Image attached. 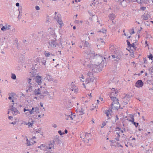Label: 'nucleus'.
Masks as SVG:
<instances>
[{"label": "nucleus", "instance_id": "22", "mask_svg": "<svg viewBox=\"0 0 153 153\" xmlns=\"http://www.w3.org/2000/svg\"><path fill=\"white\" fill-rule=\"evenodd\" d=\"M27 82L28 84H29L30 85H33V82H32V79L30 78H27Z\"/></svg>", "mask_w": 153, "mask_h": 153}, {"label": "nucleus", "instance_id": "32", "mask_svg": "<svg viewBox=\"0 0 153 153\" xmlns=\"http://www.w3.org/2000/svg\"><path fill=\"white\" fill-rule=\"evenodd\" d=\"M34 112H36L37 113H39V108L38 107H34Z\"/></svg>", "mask_w": 153, "mask_h": 153}, {"label": "nucleus", "instance_id": "61", "mask_svg": "<svg viewBox=\"0 0 153 153\" xmlns=\"http://www.w3.org/2000/svg\"><path fill=\"white\" fill-rule=\"evenodd\" d=\"M119 118H118V117H117V115H116V118L115 119V121H117V120H118Z\"/></svg>", "mask_w": 153, "mask_h": 153}, {"label": "nucleus", "instance_id": "41", "mask_svg": "<svg viewBox=\"0 0 153 153\" xmlns=\"http://www.w3.org/2000/svg\"><path fill=\"white\" fill-rule=\"evenodd\" d=\"M45 54L46 57H49L50 55V54L48 52H46V51H45Z\"/></svg>", "mask_w": 153, "mask_h": 153}, {"label": "nucleus", "instance_id": "30", "mask_svg": "<svg viewBox=\"0 0 153 153\" xmlns=\"http://www.w3.org/2000/svg\"><path fill=\"white\" fill-rule=\"evenodd\" d=\"M5 39V37H4L2 40L1 39H0V45H3V43L4 42Z\"/></svg>", "mask_w": 153, "mask_h": 153}, {"label": "nucleus", "instance_id": "33", "mask_svg": "<svg viewBox=\"0 0 153 153\" xmlns=\"http://www.w3.org/2000/svg\"><path fill=\"white\" fill-rule=\"evenodd\" d=\"M16 75L14 74H12L11 78L13 79H16Z\"/></svg>", "mask_w": 153, "mask_h": 153}, {"label": "nucleus", "instance_id": "64", "mask_svg": "<svg viewBox=\"0 0 153 153\" xmlns=\"http://www.w3.org/2000/svg\"><path fill=\"white\" fill-rule=\"evenodd\" d=\"M129 95L127 94L125 96V98H126V97L128 98L129 97Z\"/></svg>", "mask_w": 153, "mask_h": 153}, {"label": "nucleus", "instance_id": "5", "mask_svg": "<svg viewBox=\"0 0 153 153\" xmlns=\"http://www.w3.org/2000/svg\"><path fill=\"white\" fill-rule=\"evenodd\" d=\"M54 143L53 142V143L50 142L48 144H44V148L46 150H48L53 149H54Z\"/></svg>", "mask_w": 153, "mask_h": 153}, {"label": "nucleus", "instance_id": "17", "mask_svg": "<svg viewBox=\"0 0 153 153\" xmlns=\"http://www.w3.org/2000/svg\"><path fill=\"white\" fill-rule=\"evenodd\" d=\"M10 25H8V26H3L1 28V30L4 31L5 30H6L7 29H10Z\"/></svg>", "mask_w": 153, "mask_h": 153}, {"label": "nucleus", "instance_id": "48", "mask_svg": "<svg viewBox=\"0 0 153 153\" xmlns=\"http://www.w3.org/2000/svg\"><path fill=\"white\" fill-rule=\"evenodd\" d=\"M106 122H103L102 123V126L101 127V128H103L104 126H105L106 125Z\"/></svg>", "mask_w": 153, "mask_h": 153}, {"label": "nucleus", "instance_id": "52", "mask_svg": "<svg viewBox=\"0 0 153 153\" xmlns=\"http://www.w3.org/2000/svg\"><path fill=\"white\" fill-rule=\"evenodd\" d=\"M42 64L44 65H46V61L45 60H43V61H42Z\"/></svg>", "mask_w": 153, "mask_h": 153}, {"label": "nucleus", "instance_id": "59", "mask_svg": "<svg viewBox=\"0 0 153 153\" xmlns=\"http://www.w3.org/2000/svg\"><path fill=\"white\" fill-rule=\"evenodd\" d=\"M53 126L55 128H56L57 127V125L55 124H53Z\"/></svg>", "mask_w": 153, "mask_h": 153}, {"label": "nucleus", "instance_id": "7", "mask_svg": "<svg viewBox=\"0 0 153 153\" xmlns=\"http://www.w3.org/2000/svg\"><path fill=\"white\" fill-rule=\"evenodd\" d=\"M69 89L71 91V92L72 94L74 93L76 94H77L78 93L79 91L78 88L74 85L73 82L71 83V87Z\"/></svg>", "mask_w": 153, "mask_h": 153}, {"label": "nucleus", "instance_id": "2", "mask_svg": "<svg viewBox=\"0 0 153 153\" xmlns=\"http://www.w3.org/2000/svg\"><path fill=\"white\" fill-rule=\"evenodd\" d=\"M94 79V77L93 76V74L90 72H88L87 73V76L85 81V83L87 86L89 84L92 85Z\"/></svg>", "mask_w": 153, "mask_h": 153}, {"label": "nucleus", "instance_id": "58", "mask_svg": "<svg viewBox=\"0 0 153 153\" xmlns=\"http://www.w3.org/2000/svg\"><path fill=\"white\" fill-rule=\"evenodd\" d=\"M128 101H125L124 102V104L125 105H126L128 104Z\"/></svg>", "mask_w": 153, "mask_h": 153}, {"label": "nucleus", "instance_id": "16", "mask_svg": "<svg viewBox=\"0 0 153 153\" xmlns=\"http://www.w3.org/2000/svg\"><path fill=\"white\" fill-rule=\"evenodd\" d=\"M120 2L123 7H125L127 6V2L126 0H123L122 1H120Z\"/></svg>", "mask_w": 153, "mask_h": 153}, {"label": "nucleus", "instance_id": "12", "mask_svg": "<svg viewBox=\"0 0 153 153\" xmlns=\"http://www.w3.org/2000/svg\"><path fill=\"white\" fill-rule=\"evenodd\" d=\"M34 94L35 95H37L38 94L41 95V88L38 89H35L34 92Z\"/></svg>", "mask_w": 153, "mask_h": 153}, {"label": "nucleus", "instance_id": "14", "mask_svg": "<svg viewBox=\"0 0 153 153\" xmlns=\"http://www.w3.org/2000/svg\"><path fill=\"white\" fill-rule=\"evenodd\" d=\"M112 113V111L111 109H109L107 110L106 112V114L107 116L108 117V119H109L110 118V117L109 116L110 115H111Z\"/></svg>", "mask_w": 153, "mask_h": 153}, {"label": "nucleus", "instance_id": "35", "mask_svg": "<svg viewBox=\"0 0 153 153\" xmlns=\"http://www.w3.org/2000/svg\"><path fill=\"white\" fill-rule=\"evenodd\" d=\"M58 144L60 146H62L63 145L62 142L61 140H58Z\"/></svg>", "mask_w": 153, "mask_h": 153}, {"label": "nucleus", "instance_id": "29", "mask_svg": "<svg viewBox=\"0 0 153 153\" xmlns=\"http://www.w3.org/2000/svg\"><path fill=\"white\" fill-rule=\"evenodd\" d=\"M12 113L13 114V115H16L17 114H18L19 113V111H18L16 109V108L15 109H14V111H12Z\"/></svg>", "mask_w": 153, "mask_h": 153}, {"label": "nucleus", "instance_id": "25", "mask_svg": "<svg viewBox=\"0 0 153 153\" xmlns=\"http://www.w3.org/2000/svg\"><path fill=\"white\" fill-rule=\"evenodd\" d=\"M78 113L79 115H82L85 113L84 110L82 108L81 110L79 111Z\"/></svg>", "mask_w": 153, "mask_h": 153}, {"label": "nucleus", "instance_id": "53", "mask_svg": "<svg viewBox=\"0 0 153 153\" xmlns=\"http://www.w3.org/2000/svg\"><path fill=\"white\" fill-rule=\"evenodd\" d=\"M146 7H142L141 8V10H145L146 9Z\"/></svg>", "mask_w": 153, "mask_h": 153}, {"label": "nucleus", "instance_id": "45", "mask_svg": "<svg viewBox=\"0 0 153 153\" xmlns=\"http://www.w3.org/2000/svg\"><path fill=\"white\" fill-rule=\"evenodd\" d=\"M35 131L36 133H41V130H40V129L38 130L36 129Z\"/></svg>", "mask_w": 153, "mask_h": 153}, {"label": "nucleus", "instance_id": "28", "mask_svg": "<svg viewBox=\"0 0 153 153\" xmlns=\"http://www.w3.org/2000/svg\"><path fill=\"white\" fill-rule=\"evenodd\" d=\"M30 76L32 77H33L35 76L36 74V73L34 71H33L31 72H30Z\"/></svg>", "mask_w": 153, "mask_h": 153}, {"label": "nucleus", "instance_id": "18", "mask_svg": "<svg viewBox=\"0 0 153 153\" xmlns=\"http://www.w3.org/2000/svg\"><path fill=\"white\" fill-rule=\"evenodd\" d=\"M109 19L111 20H113L115 17V16L113 13H111L109 15Z\"/></svg>", "mask_w": 153, "mask_h": 153}, {"label": "nucleus", "instance_id": "44", "mask_svg": "<svg viewBox=\"0 0 153 153\" xmlns=\"http://www.w3.org/2000/svg\"><path fill=\"white\" fill-rule=\"evenodd\" d=\"M15 44L16 45V46L18 47V42L17 40H15Z\"/></svg>", "mask_w": 153, "mask_h": 153}, {"label": "nucleus", "instance_id": "39", "mask_svg": "<svg viewBox=\"0 0 153 153\" xmlns=\"http://www.w3.org/2000/svg\"><path fill=\"white\" fill-rule=\"evenodd\" d=\"M44 144H42L40 146H39L38 148L40 149L41 150H44V149H42V148L43 147L44 148Z\"/></svg>", "mask_w": 153, "mask_h": 153}, {"label": "nucleus", "instance_id": "55", "mask_svg": "<svg viewBox=\"0 0 153 153\" xmlns=\"http://www.w3.org/2000/svg\"><path fill=\"white\" fill-rule=\"evenodd\" d=\"M137 1L138 3H141V0H137Z\"/></svg>", "mask_w": 153, "mask_h": 153}, {"label": "nucleus", "instance_id": "27", "mask_svg": "<svg viewBox=\"0 0 153 153\" xmlns=\"http://www.w3.org/2000/svg\"><path fill=\"white\" fill-rule=\"evenodd\" d=\"M110 98L113 101V102H116L117 101H118V99L115 97L111 96L110 97Z\"/></svg>", "mask_w": 153, "mask_h": 153}, {"label": "nucleus", "instance_id": "26", "mask_svg": "<svg viewBox=\"0 0 153 153\" xmlns=\"http://www.w3.org/2000/svg\"><path fill=\"white\" fill-rule=\"evenodd\" d=\"M36 143V141H34L33 142H31L30 141H29L28 142H27V146H30L31 145H33L34 143Z\"/></svg>", "mask_w": 153, "mask_h": 153}, {"label": "nucleus", "instance_id": "50", "mask_svg": "<svg viewBox=\"0 0 153 153\" xmlns=\"http://www.w3.org/2000/svg\"><path fill=\"white\" fill-rule=\"evenodd\" d=\"M126 41H127V45H128V46H131V44H130V42H129L128 41V40H127Z\"/></svg>", "mask_w": 153, "mask_h": 153}, {"label": "nucleus", "instance_id": "49", "mask_svg": "<svg viewBox=\"0 0 153 153\" xmlns=\"http://www.w3.org/2000/svg\"><path fill=\"white\" fill-rule=\"evenodd\" d=\"M35 9L36 10H39L40 9L39 7L38 6H36L35 7Z\"/></svg>", "mask_w": 153, "mask_h": 153}, {"label": "nucleus", "instance_id": "54", "mask_svg": "<svg viewBox=\"0 0 153 153\" xmlns=\"http://www.w3.org/2000/svg\"><path fill=\"white\" fill-rule=\"evenodd\" d=\"M24 112H26V111H29V109H26L25 108H24Z\"/></svg>", "mask_w": 153, "mask_h": 153}, {"label": "nucleus", "instance_id": "36", "mask_svg": "<svg viewBox=\"0 0 153 153\" xmlns=\"http://www.w3.org/2000/svg\"><path fill=\"white\" fill-rule=\"evenodd\" d=\"M134 118H132V121L133 123L134 124V125H135V127H137L138 126V123H135V122H134Z\"/></svg>", "mask_w": 153, "mask_h": 153}, {"label": "nucleus", "instance_id": "24", "mask_svg": "<svg viewBox=\"0 0 153 153\" xmlns=\"http://www.w3.org/2000/svg\"><path fill=\"white\" fill-rule=\"evenodd\" d=\"M34 121H32V123L28 122L27 123H25V124L26 125H28L29 127H31L33 125Z\"/></svg>", "mask_w": 153, "mask_h": 153}, {"label": "nucleus", "instance_id": "23", "mask_svg": "<svg viewBox=\"0 0 153 153\" xmlns=\"http://www.w3.org/2000/svg\"><path fill=\"white\" fill-rule=\"evenodd\" d=\"M112 91H114V92H115V93H114V92H112L111 93V95H114V96H117V91H115V90H114V88H112Z\"/></svg>", "mask_w": 153, "mask_h": 153}, {"label": "nucleus", "instance_id": "46", "mask_svg": "<svg viewBox=\"0 0 153 153\" xmlns=\"http://www.w3.org/2000/svg\"><path fill=\"white\" fill-rule=\"evenodd\" d=\"M149 58L150 59H152L153 58V56L152 55V54H151L149 56Z\"/></svg>", "mask_w": 153, "mask_h": 153}, {"label": "nucleus", "instance_id": "51", "mask_svg": "<svg viewBox=\"0 0 153 153\" xmlns=\"http://www.w3.org/2000/svg\"><path fill=\"white\" fill-rule=\"evenodd\" d=\"M131 47H132L133 48H134L135 47V45L134 43H133L131 44Z\"/></svg>", "mask_w": 153, "mask_h": 153}, {"label": "nucleus", "instance_id": "19", "mask_svg": "<svg viewBox=\"0 0 153 153\" xmlns=\"http://www.w3.org/2000/svg\"><path fill=\"white\" fill-rule=\"evenodd\" d=\"M109 51L111 52H114L115 53L116 52V51L115 50V48L113 46H111L109 48Z\"/></svg>", "mask_w": 153, "mask_h": 153}, {"label": "nucleus", "instance_id": "9", "mask_svg": "<svg viewBox=\"0 0 153 153\" xmlns=\"http://www.w3.org/2000/svg\"><path fill=\"white\" fill-rule=\"evenodd\" d=\"M120 106V105L118 102L117 101L115 102H113L111 104V107L113 109L117 110Z\"/></svg>", "mask_w": 153, "mask_h": 153}, {"label": "nucleus", "instance_id": "8", "mask_svg": "<svg viewBox=\"0 0 153 153\" xmlns=\"http://www.w3.org/2000/svg\"><path fill=\"white\" fill-rule=\"evenodd\" d=\"M54 18L61 26L64 25V24L62 20L61 15L59 13L57 14V15L55 16Z\"/></svg>", "mask_w": 153, "mask_h": 153}, {"label": "nucleus", "instance_id": "42", "mask_svg": "<svg viewBox=\"0 0 153 153\" xmlns=\"http://www.w3.org/2000/svg\"><path fill=\"white\" fill-rule=\"evenodd\" d=\"M10 108L12 111H14V109L15 110L16 108L13 106V105H12L10 106Z\"/></svg>", "mask_w": 153, "mask_h": 153}, {"label": "nucleus", "instance_id": "63", "mask_svg": "<svg viewBox=\"0 0 153 153\" xmlns=\"http://www.w3.org/2000/svg\"><path fill=\"white\" fill-rule=\"evenodd\" d=\"M13 118V117L12 116H10L9 117H8V118L9 120H11Z\"/></svg>", "mask_w": 153, "mask_h": 153}, {"label": "nucleus", "instance_id": "60", "mask_svg": "<svg viewBox=\"0 0 153 153\" xmlns=\"http://www.w3.org/2000/svg\"><path fill=\"white\" fill-rule=\"evenodd\" d=\"M16 5L17 7H19V3H17L16 4Z\"/></svg>", "mask_w": 153, "mask_h": 153}, {"label": "nucleus", "instance_id": "10", "mask_svg": "<svg viewBox=\"0 0 153 153\" xmlns=\"http://www.w3.org/2000/svg\"><path fill=\"white\" fill-rule=\"evenodd\" d=\"M143 85L142 81L141 80H138L135 83V86L137 87H142Z\"/></svg>", "mask_w": 153, "mask_h": 153}, {"label": "nucleus", "instance_id": "40", "mask_svg": "<svg viewBox=\"0 0 153 153\" xmlns=\"http://www.w3.org/2000/svg\"><path fill=\"white\" fill-rule=\"evenodd\" d=\"M22 14L20 12L19 10V14L18 16V19H20L21 18Z\"/></svg>", "mask_w": 153, "mask_h": 153}, {"label": "nucleus", "instance_id": "1", "mask_svg": "<svg viewBox=\"0 0 153 153\" xmlns=\"http://www.w3.org/2000/svg\"><path fill=\"white\" fill-rule=\"evenodd\" d=\"M85 53L87 55V57L85 60L83 65L88 68L94 72L100 71L102 69L101 66H106V64L105 63V59L97 54H95L94 51L89 50V51H85Z\"/></svg>", "mask_w": 153, "mask_h": 153}, {"label": "nucleus", "instance_id": "20", "mask_svg": "<svg viewBox=\"0 0 153 153\" xmlns=\"http://www.w3.org/2000/svg\"><path fill=\"white\" fill-rule=\"evenodd\" d=\"M141 17L143 19L146 20L148 19L149 16L146 14H144Z\"/></svg>", "mask_w": 153, "mask_h": 153}, {"label": "nucleus", "instance_id": "11", "mask_svg": "<svg viewBox=\"0 0 153 153\" xmlns=\"http://www.w3.org/2000/svg\"><path fill=\"white\" fill-rule=\"evenodd\" d=\"M35 81L38 85H40L42 83L41 76H36L35 78Z\"/></svg>", "mask_w": 153, "mask_h": 153}, {"label": "nucleus", "instance_id": "47", "mask_svg": "<svg viewBox=\"0 0 153 153\" xmlns=\"http://www.w3.org/2000/svg\"><path fill=\"white\" fill-rule=\"evenodd\" d=\"M58 133L60 135H62L63 134H64V132L62 133L61 130H59L58 131Z\"/></svg>", "mask_w": 153, "mask_h": 153}, {"label": "nucleus", "instance_id": "4", "mask_svg": "<svg viewBox=\"0 0 153 153\" xmlns=\"http://www.w3.org/2000/svg\"><path fill=\"white\" fill-rule=\"evenodd\" d=\"M123 55V54L121 52H116L115 53V54L112 55V56L114 60L116 61H118L122 57V56Z\"/></svg>", "mask_w": 153, "mask_h": 153}, {"label": "nucleus", "instance_id": "56", "mask_svg": "<svg viewBox=\"0 0 153 153\" xmlns=\"http://www.w3.org/2000/svg\"><path fill=\"white\" fill-rule=\"evenodd\" d=\"M117 137L119 138L120 137V135L119 133L117 132Z\"/></svg>", "mask_w": 153, "mask_h": 153}, {"label": "nucleus", "instance_id": "62", "mask_svg": "<svg viewBox=\"0 0 153 153\" xmlns=\"http://www.w3.org/2000/svg\"><path fill=\"white\" fill-rule=\"evenodd\" d=\"M64 132H65V133H64V134H67L68 133V131L67 130L65 129L64 131Z\"/></svg>", "mask_w": 153, "mask_h": 153}, {"label": "nucleus", "instance_id": "57", "mask_svg": "<svg viewBox=\"0 0 153 153\" xmlns=\"http://www.w3.org/2000/svg\"><path fill=\"white\" fill-rule=\"evenodd\" d=\"M132 32L130 33V34H133V33H134V30L133 29H132Z\"/></svg>", "mask_w": 153, "mask_h": 153}, {"label": "nucleus", "instance_id": "15", "mask_svg": "<svg viewBox=\"0 0 153 153\" xmlns=\"http://www.w3.org/2000/svg\"><path fill=\"white\" fill-rule=\"evenodd\" d=\"M45 79L47 80L48 81H50L53 80L52 76L49 75H46V76L45 78Z\"/></svg>", "mask_w": 153, "mask_h": 153}, {"label": "nucleus", "instance_id": "37", "mask_svg": "<svg viewBox=\"0 0 153 153\" xmlns=\"http://www.w3.org/2000/svg\"><path fill=\"white\" fill-rule=\"evenodd\" d=\"M106 31V30L104 29V28H102V29L100 31H99V32H101L103 33H105Z\"/></svg>", "mask_w": 153, "mask_h": 153}, {"label": "nucleus", "instance_id": "13", "mask_svg": "<svg viewBox=\"0 0 153 153\" xmlns=\"http://www.w3.org/2000/svg\"><path fill=\"white\" fill-rule=\"evenodd\" d=\"M85 136L88 142L89 141L91 140V139L90 138L91 137V135L90 133H85Z\"/></svg>", "mask_w": 153, "mask_h": 153}, {"label": "nucleus", "instance_id": "43", "mask_svg": "<svg viewBox=\"0 0 153 153\" xmlns=\"http://www.w3.org/2000/svg\"><path fill=\"white\" fill-rule=\"evenodd\" d=\"M80 80L82 82H83L84 81V77L83 75L81 76V77H80Z\"/></svg>", "mask_w": 153, "mask_h": 153}, {"label": "nucleus", "instance_id": "21", "mask_svg": "<svg viewBox=\"0 0 153 153\" xmlns=\"http://www.w3.org/2000/svg\"><path fill=\"white\" fill-rule=\"evenodd\" d=\"M76 116V115L73 114L72 113L71 115H68V117L70 118L72 120H74Z\"/></svg>", "mask_w": 153, "mask_h": 153}, {"label": "nucleus", "instance_id": "3", "mask_svg": "<svg viewBox=\"0 0 153 153\" xmlns=\"http://www.w3.org/2000/svg\"><path fill=\"white\" fill-rule=\"evenodd\" d=\"M49 44L52 47L58 48H60L62 47V43L61 42L57 43L56 42V40H51L49 42Z\"/></svg>", "mask_w": 153, "mask_h": 153}, {"label": "nucleus", "instance_id": "34", "mask_svg": "<svg viewBox=\"0 0 153 153\" xmlns=\"http://www.w3.org/2000/svg\"><path fill=\"white\" fill-rule=\"evenodd\" d=\"M28 89L27 90V91H29L30 92H31L32 90V86L29 85V86H28Z\"/></svg>", "mask_w": 153, "mask_h": 153}, {"label": "nucleus", "instance_id": "38", "mask_svg": "<svg viewBox=\"0 0 153 153\" xmlns=\"http://www.w3.org/2000/svg\"><path fill=\"white\" fill-rule=\"evenodd\" d=\"M33 110H34V107H33L31 110L29 109V111H28L29 112V114H31L33 113V112H32V111Z\"/></svg>", "mask_w": 153, "mask_h": 153}, {"label": "nucleus", "instance_id": "31", "mask_svg": "<svg viewBox=\"0 0 153 153\" xmlns=\"http://www.w3.org/2000/svg\"><path fill=\"white\" fill-rule=\"evenodd\" d=\"M81 42L82 44L84 43V46L86 47H87L89 45L88 42L87 41H85V42H84V41H82Z\"/></svg>", "mask_w": 153, "mask_h": 153}, {"label": "nucleus", "instance_id": "6", "mask_svg": "<svg viewBox=\"0 0 153 153\" xmlns=\"http://www.w3.org/2000/svg\"><path fill=\"white\" fill-rule=\"evenodd\" d=\"M41 90V95H40V98L41 99H43L44 97L48 94V92L47 90L45 89L44 87L42 88V86H40Z\"/></svg>", "mask_w": 153, "mask_h": 153}]
</instances>
